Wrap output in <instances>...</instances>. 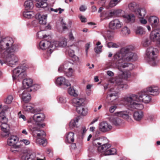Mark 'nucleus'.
<instances>
[{"label": "nucleus", "mask_w": 160, "mask_h": 160, "mask_svg": "<svg viewBox=\"0 0 160 160\" xmlns=\"http://www.w3.org/2000/svg\"><path fill=\"white\" fill-rule=\"evenodd\" d=\"M3 45L0 46V63L2 65L4 63H7L9 66L15 64L18 61L17 57L15 55L18 50L17 46L14 44L13 39L8 38L5 40Z\"/></svg>", "instance_id": "obj_1"}, {"label": "nucleus", "mask_w": 160, "mask_h": 160, "mask_svg": "<svg viewBox=\"0 0 160 160\" xmlns=\"http://www.w3.org/2000/svg\"><path fill=\"white\" fill-rule=\"evenodd\" d=\"M133 47L129 46L122 48L119 52L116 53L114 56V59L117 62V66L118 69L122 71L123 68L128 67L130 70L134 68V65L131 63L125 62L132 60L134 61L138 58L137 55L132 52Z\"/></svg>", "instance_id": "obj_2"}, {"label": "nucleus", "mask_w": 160, "mask_h": 160, "mask_svg": "<svg viewBox=\"0 0 160 160\" xmlns=\"http://www.w3.org/2000/svg\"><path fill=\"white\" fill-rule=\"evenodd\" d=\"M151 99L150 95L145 92H141L138 94H130L126 95L123 98L122 101L126 103L129 110L134 111L142 109L143 106L141 102L148 103Z\"/></svg>", "instance_id": "obj_3"}, {"label": "nucleus", "mask_w": 160, "mask_h": 160, "mask_svg": "<svg viewBox=\"0 0 160 160\" xmlns=\"http://www.w3.org/2000/svg\"><path fill=\"white\" fill-rule=\"evenodd\" d=\"M126 68H128L125 71L122 72L123 70L121 71L122 72L121 76H118L115 78H111L109 80V81L110 83L116 84V87L118 89L124 90L127 89L129 88L127 84L124 83L122 79L121 78L122 77L125 80H127L131 76V73L130 71L131 70L129 69L128 67Z\"/></svg>", "instance_id": "obj_4"}, {"label": "nucleus", "mask_w": 160, "mask_h": 160, "mask_svg": "<svg viewBox=\"0 0 160 160\" xmlns=\"http://www.w3.org/2000/svg\"><path fill=\"white\" fill-rule=\"evenodd\" d=\"M158 52L157 48L152 47L148 48L146 51V60L152 66H155L157 64V62L156 59Z\"/></svg>", "instance_id": "obj_5"}, {"label": "nucleus", "mask_w": 160, "mask_h": 160, "mask_svg": "<svg viewBox=\"0 0 160 160\" xmlns=\"http://www.w3.org/2000/svg\"><path fill=\"white\" fill-rule=\"evenodd\" d=\"M129 112L127 110L116 112L114 115L109 118L110 122L116 126L120 125L122 123V120L119 117L128 118L129 117Z\"/></svg>", "instance_id": "obj_6"}, {"label": "nucleus", "mask_w": 160, "mask_h": 160, "mask_svg": "<svg viewBox=\"0 0 160 160\" xmlns=\"http://www.w3.org/2000/svg\"><path fill=\"white\" fill-rule=\"evenodd\" d=\"M27 68L22 66L18 67L12 71V77L13 80L20 81L26 76V71Z\"/></svg>", "instance_id": "obj_7"}, {"label": "nucleus", "mask_w": 160, "mask_h": 160, "mask_svg": "<svg viewBox=\"0 0 160 160\" xmlns=\"http://www.w3.org/2000/svg\"><path fill=\"white\" fill-rule=\"evenodd\" d=\"M22 152L23 153L21 157L22 160H45V157H36L35 153L29 149L24 148L22 151Z\"/></svg>", "instance_id": "obj_8"}, {"label": "nucleus", "mask_w": 160, "mask_h": 160, "mask_svg": "<svg viewBox=\"0 0 160 160\" xmlns=\"http://www.w3.org/2000/svg\"><path fill=\"white\" fill-rule=\"evenodd\" d=\"M18 141V138L16 136L11 135L8 138L7 141V144L11 147V151L12 152L19 151L17 147V143Z\"/></svg>", "instance_id": "obj_9"}, {"label": "nucleus", "mask_w": 160, "mask_h": 160, "mask_svg": "<svg viewBox=\"0 0 160 160\" xmlns=\"http://www.w3.org/2000/svg\"><path fill=\"white\" fill-rule=\"evenodd\" d=\"M29 90L22 88L19 89L18 92L23 101L25 103L28 102L31 99V95L29 93Z\"/></svg>", "instance_id": "obj_10"}, {"label": "nucleus", "mask_w": 160, "mask_h": 160, "mask_svg": "<svg viewBox=\"0 0 160 160\" xmlns=\"http://www.w3.org/2000/svg\"><path fill=\"white\" fill-rule=\"evenodd\" d=\"M150 38L152 41L160 45V29H155L152 31L150 33Z\"/></svg>", "instance_id": "obj_11"}, {"label": "nucleus", "mask_w": 160, "mask_h": 160, "mask_svg": "<svg viewBox=\"0 0 160 160\" xmlns=\"http://www.w3.org/2000/svg\"><path fill=\"white\" fill-rule=\"evenodd\" d=\"M67 45V40L64 38L62 37L60 40V41H55L52 43V51L57 48L65 47Z\"/></svg>", "instance_id": "obj_12"}, {"label": "nucleus", "mask_w": 160, "mask_h": 160, "mask_svg": "<svg viewBox=\"0 0 160 160\" xmlns=\"http://www.w3.org/2000/svg\"><path fill=\"white\" fill-rule=\"evenodd\" d=\"M116 86V84H115V86L114 89L111 88L110 89V91L111 93L107 95V100L110 101L109 102H113L118 98V92L116 91H113L114 90H119L117 88V87Z\"/></svg>", "instance_id": "obj_13"}, {"label": "nucleus", "mask_w": 160, "mask_h": 160, "mask_svg": "<svg viewBox=\"0 0 160 160\" xmlns=\"http://www.w3.org/2000/svg\"><path fill=\"white\" fill-rule=\"evenodd\" d=\"M48 48L50 53H51L52 52V45L50 42L46 40H43L39 43L38 48L39 49L45 50Z\"/></svg>", "instance_id": "obj_14"}, {"label": "nucleus", "mask_w": 160, "mask_h": 160, "mask_svg": "<svg viewBox=\"0 0 160 160\" xmlns=\"http://www.w3.org/2000/svg\"><path fill=\"white\" fill-rule=\"evenodd\" d=\"M122 24L118 19H115L111 21L109 23V28L112 30H116L120 28Z\"/></svg>", "instance_id": "obj_15"}, {"label": "nucleus", "mask_w": 160, "mask_h": 160, "mask_svg": "<svg viewBox=\"0 0 160 160\" xmlns=\"http://www.w3.org/2000/svg\"><path fill=\"white\" fill-rule=\"evenodd\" d=\"M112 128V126L106 121L102 122L99 124V130L102 132H108L111 130Z\"/></svg>", "instance_id": "obj_16"}, {"label": "nucleus", "mask_w": 160, "mask_h": 160, "mask_svg": "<svg viewBox=\"0 0 160 160\" xmlns=\"http://www.w3.org/2000/svg\"><path fill=\"white\" fill-rule=\"evenodd\" d=\"M56 84L58 86H62L66 88L71 85L68 81L62 76L58 78L55 82Z\"/></svg>", "instance_id": "obj_17"}, {"label": "nucleus", "mask_w": 160, "mask_h": 160, "mask_svg": "<svg viewBox=\"0 0 160 160\" xmlns=\"http://www.w3.org/2000/svg\"><path fill=\"white\" fill-rule=\"evenodd\" d=\"M7 122L2 123L1 125V129L2 132V135L3 137L8 135L10 133V126Z\"/></svg>", "instance_id": "obj_18"}, {"label": "nucleus", "mask_w": 160, "mask_h": 160, "mask_svg": "<svg viewBox=\"0 0 160 160\" xmlns=\"http://www.w3.org/2000/svg\"><path fill=\"white\" fill-rule=\"evenodd\" d=\"M35 18L38 19L39 23L41 24L45 25L47 23V15H43L38 13L35 15Z\"/></svg>", "instance_id": "obj_19"}, {"label": "nucleus", "mask_w": 160, "mask_h": 160, "mask_svg": "<svg viewBox=\"0 0 160 160\" xmlns=\"http://www.w3.org/2000/svg\"><path fill=\"white\" fill-rule=\"evenodd\" d=\"M32 80L31 78H26L23 80L22 82V87L20 88L22 89H27L28 90L32 85Z\"/></svg>", "instance_id": "obj_20"}, {"label": "nucleus", "mask_w": 160, "mask_h": 160, "mask_svg": "<svg viewBox=\"0 0 160 160\" xmlns=\"http://www.w3.org/2000/svg\"><path fill=\"white\" fill-rule=\"evenodd\" d=\"M32 130L34 134H37L38 138H43L46 136V134L44 131L39 130L37 127H33L32 128Z\"/></svg>", "instance_id": "obj_21"}, {"label": "nucleus", "mask_w": 160, "mask_h": 160, "mask_svg": "<svg viewBox=\"0 0 160 160\" xmlns=\"http://www.w3.org/2000/svg\"><path fill=\"white\" fill-rule=\"evenodd\" d=\"M84 105H81L76 108L77 112L82 116H85L88 113V109Z\"/></svg>", "instance_id": "obj_22"}, {"label": "nucleus", "mask_w": 160, "mask_h": 160, "mask_svg": "<svg viewBox=\"0 0 160 160\" xmlns=\"http://www.w3.org/2000/svg\"><path fill=\"white\" fill-rule=\"evenodd\" d=\"M84 100L83 98H74L72 100V105L77 108V107L81 105H84Z\"/></svg>", "instance_id": "obj_23"}, {"label": "nucleus", "mask_w": 160, "mask_h": 160, "mask_svg": "<svg viewBox=\"0 0 160 160\" xmlns=\"http://www.w3.org/2000/svg\"><path fill=\"white\" fill-rule=\"evenodd\" d=\"M123 17L125 21L128 23L133 22L135 20V16L132 14H125L123 15Z\"/></svg>", "instance_id": "obj_24"}, {"label": "nucleus", "mask_w": 160, "mask_h": 160, "mask_svg": "<svg viewBox=\"0 0 160 160\" xmlns=\"http://www.w3.org/2000/svg\"><path fill=\"white\" fill-rule=\"evenodd\" d=\"M147 91L148 92L151 93V94L153 96L158 95L160 92L158 88L153 86L148 87L147 89Z\"/></svg>", "instance_id": "obj_25"}, {"label": "nucleus", "mask_w": 160, "mask_h": 160, "mask_svg": "<svg viewBox=\"0 0 160 160\" xmlns=\"http://www.w3.org/2000/svg\"><path fill=\"white\" fill-rule=\"evenodd\" d=\"M111 147V145L109 143H106L103 145L98 146V150L100 152H102L104 155H105V152Z\"/></svg>", "instance_id": "obj_26"}, {"label": "nucleus", "mask_w": 160, "mask_h": 160, "mask_svg": "<svg viewBox=\"0 0 160 160\" xmlns=\"http://www.w3.org/2000/svg\"><path fill=\"white\" fill-rule=\"evenodd\" d=\"M159 19L158 17L152 16L148 19V21L151 24L153 28H155L158 23Z\"/></svg>", "instance_id": "obj_27"}, {"label": "nucleus", "mask_w": 160, "mask_h": 160, "mask_svg": "<svg viewBox=\"0 0 160 160\" xmlns=\"http://www.w3.org/2000/svg\"><path fill=\"white\" fill-rule=\"evenodd\" d=\"M30 143V141L27 139L21 140L18 143V149L19 150V151H20L22 148L25 146L29 145Z\"/></svg>", "instance_id": "obj_28"}, {"label": "nucleus", "mask_w": 160, "mask_h": 160, "mask_svg": "<svg viewBox=\"0 0 160 160\" xmlns=\"http://www.w3.org/2000/svg\"><path fill=\"white\" fill-rule=\"evenodd\" d=\"M23 108L25 111L31 112L34 113L35 112V110L34 108V106L33 105L29 104H24L23 106Z\"/></svg>", "instance_id": "obj_29"}, {"label": "nucleus", "mask_w": 160, "mask_h": 160, "mask_svg": "<svg viewBox=\"0 0 160 160\" xmlns=\"http://www.w3.org/2000/svg\"><path fill=\"white\" fill-rule=\"evenodd\" d=\"M45 116L43 113H37L35 114L33 117V120L36 122H40L44 119Z\"/></svg>", "instance_id": "obj_30"}, {"label": "nucleus", "mask_w": 160, "mask_h": 160, "mask_svg": "<svg viewBox=\"0 0 160 160\" xmlns=\"http://www.w3.org/2000/svg\"><path fill=\"white\" fill-rule=\"evenodd\" d=\"M36 2V6L37 7H41L44 8L47 6V4L46 3L47 0H33Z\"/></svg>", "instance_id": "obj_31"}, {"label": "nucleus", "mask_w": 160, "mask_h": 160, "mask_svg": "<svg viewBox=\"0 0 160 160\" xmlns=\"http://www.w3.org/2000/svg\"><path fill=\"white\" fill-rule=\"evenodd\" d=\"M135 12L139 18H143L146 14V11L144 8H140Z\"/></svg>", "instance_id": "obj_32"}, {"label": "nucleus", "mask_w": 160, "mask_h": 160, "mask_svg": "<svg viewBox=\"0 0 160 160\" xmlns=\"http://www.w3.org/2000/svg\"><path fill=\"white\" fill-rule=\"evenodd\" d=\"M143 116V113L141 111H136L133 114V118L134 119L137 121L140 120Z\"/></svg>", "instance_id": "obj_33"}, {"label": "nucleus", "mask_w": 160, "mask_h": 160, "mask_svg": "<svg viewBox=\"0 0 160 160\" xmlns=\"http://www.w3.org/2000/svg\"><path fill=\"white\" fill-rule=\"evenodd\" d=\"M24 6L26 10H27L32 9L34 6L32 1L31 0H28L24 2Z\"/></svg>", "instance_id": "obj_34"}, {"label": "nucleus", "mask_w": 160, "mask_h": 160, "mask_svg": "<svg viewBox=\"0 0 160 160\" xmlns=\"http://www.w3.org/2000/svg\"><path fill=\"white\" fill-rule=\"evenodd\" d=\"M80 118L77 117L74 119H72L70 122L69 124L70 128L71 129H73L74 128L77 127V124L78 123Z\"/></svg>", "instance_id": "obj_35"}, {"label": "nucleus", "mask_w": 160, "mask_h": 160, "mask_svg": "<svg viewBox=\"0 0 160 160\" xmlns=\"http://www.w3.org/2000/svg\"><path fill=\"white\" fill-rule=\"evenodd\" d=\"M121 1V0H111L108 5L107 6L106 8L108 9L113 7L120 2Z\"/></svg>", "instance_id": "obj_36"}, {"label": "nucleus", "mask_w": 160, "mask_h": 160, "mask_svg": "<svg viewBox=\"0 0 160 160\" xmlns=\"http://www.w3.org/2000/svg\"><path fill=\"white\" fill-rule=\"evenodd\" d=\"M36 142L37 144L45 146L47 144L46 140L43 138H38L36 140Z\"/></svg>", "instance_id": "obj_37"}, {"label": "nucleus", "mask_w": 160, "mask_h": 160, "mask_svg": "<svg viewBox=\"0 0 160 160\" xmlns=\"http://www.w3.org/2000/svg\"><path fill=\"white\" fill-rule=\"evenodd\" d=\"M138 6L136 3L134 2H131L128 5V8L132 12H135Z\"/></svg>", "instance_id": "obj_38"}, {"label": "nucleus", "mask_w": 160, "mask_h": 160, "mask_svg": "<svg viewBox=\"0 0 160 160\" xmlns=\"http://www.w3.org/2000/svg\"><path fill=\"white\" fill-rule=\"evenodd\" d=\"M74 133L72 132L68 133L66 137V140L69 143H71L74 142Z\"/></svg>", "instance_id": "obj_39"}, {"label": "nucleus", "mask_w": 160, "mask_h": 160, "mask_svg": "<svg viewBox=\"0 0 160 160\" xmlns=\"http://www.w3.org/2000/svg\"><path fill=\"white\" fill-rule=\"evenodd\" d=\"M71 63L69 62H66L62 66H60L58 68V72H60L62 71L64 72L66 70L68 69V68H70L69 67Z\"/></svg>", "instance_id": "obj_40"}, {"label": "nucleus", "mask_w": 160, "mask_h": 160, "mask_svg": "<svg viewBox=\"0 0 160 160\" xmlns=\"http://www.w3.org/2000/svg\"><path fill=\"white\" fill-rule=\"evenodd\" d=\"M35 15L33 11H25L23 12V16L28 18H32L35 16Z\"/></svg>", "instance_id": "obj_41"}, {"label": "nucleus", "mask_w": 160, "mask_h": 160, "mask_svg": "<svg viewBox=\"0 0 160 160\" xmlns=\"http://www.w3.org/2000/svg\"><path fill=\"white\" fill-rule=\"evenodd\" d=\"M108 140L107 138L104 137L99 138L98 141L97 142V144L99 146L103 145L106 143H107Z\"/></svg>", "instance_id": "obj_42"}, {"label": "nucleus", "mask_w": 160, "mask_h": 160, "mask_svg": "<svg viewBox=\"0 0 160 160\" xmlns=\"http://www.w3.org/2000/svg\"><path fill=\"white\" fill-rule=\"evenodd\" d=\"M100 17L101 21H102L104 19H108L110 18L109 16V12L104 11L101 14Z\"/></svg>", "instance_id": "obj_43"}, {"label": "nucleus", "mask_w": 160, "mask_h": 160, "mask_svg": "<svg viewBox=\"0 0 160 160\" xmlns=\"http://www.w3.org/2000/svg\"><path fill=\"white\" fill-rule=\"evenodd\" d=\"M122 11L121 10H113L110 12H109V16L110 18L112 17L114 15L119 16Z\"/></svg>", "instance_id": "obj_44"}, {"label": "nucleus", "mask_w": 160, "mask_h": 160, "mask_svg": "<svg viewBox=\"0 0 160 160\" xmlns=\"http://www.w3.org/2000/svg\"><path fill=\"white\" fill-rule=\"evenodd\" d=\"M121 33L123 35H128L130 33V30L127 27L125 26L122 28Z\"/></svg>", "instance_id": "obj_45"}, {"label": "nucleus", "mask_w": 160, "mask_h": 160, "mask_svg": "<svg viewBox=\"0 0 160 160\" xmlns=\"http://www.w3.org/2000/svg\"><path fill=\"white\" fill-rule=\"evenodd\" d=\"M8 122V119L6 118L4 112H0V122L2 123Z\"/></svg>", "instance_id": "obj_46"}, {"label": "nucleus", "mask_w": 160, "mask_h": 160, "mask_svg": "<svg viewBox=\"0 0 160 160\" xmlns=\"http://www.w3.org/2000/svg\"><path fill=\"white\" fill-rule=\"evenodd\" d=\"M116 150L115 148H112L108 149L107 151L105 152V156L114 155L116 153Z\"/></svg>", "instance_id": "obj_47"}, {"label": "nucleus", "mask_w": 160, "mask_h": 160, "mask_svg": "<svg viewBox=\"0 0 160 160\" xmlns=\"http://www.w3.org/2000/svg\"><path fill=\"white\" fill-rule=\"evenodd\" d=\"M136 33L138 35H141L145 34V31L142 28L139 27L137 28L136 30Z\"/></svg>", "instance_id": "obj_48"}, {"label": "nucleus", "mask_w": 160, "mask_h": 160, "mask_svg": "<svg viewBox=\"0 0 160 160\" xmlns=\"http://www.w3.org/2000/svg\"><path fill=\"white\" fill-rule=\"evenodd\" d=\"M73 72L74 70L72 68H68V69L66 70V71L64 72L67 76L70 77L72 75Z\"/></svg>", "instance_id": "obj_49"}, {"label": "nucleus", "mask_w": 160, "mask_h": 160, "mask_svg": "<svg viewBox=\"0 0 160 160\" xmlns=\"http://www.w3.org/2000/svg\"><path fill=\"white\" fill-rule=\"evenodd\" d=\"M107 46L108 48H118L119 47V44L110 42L107 44Z\"/></svg>", "instance_id": "obj_50"}, {"label": "nucleus", "mask_w": 160, "mask_h": 160, "mask_svg": "<svg viewBox=\"0 0 160 160\" xmlns=\"http://www.w3.org/2000/svg\"><path fill=\"white\" fill-rule=\"evenodd\" d=\"M40 86L38 84H35L33 85H32L30 88L28 89V90H29L30 92L32 91L35 92L38 89L40 88Z\"/></svg>", "instance_id": "obj_51"}, {"label": "nucleus", "mask_w": 160, "mask_h": 160, "mask_svg": "<svg viewBox=\"0 0 160 160\" xmlns=\"http://www.w3.org/2000/svg\"><path fill=\"white\" fill-rule=\"evenodd\" d=\"M68 92L70 95L75 97L77 96L78 95L75 90L71 87H70L68 89Z\"/></svg>", "instance_id": "obj_52"}, {"label": "nucleus", "mask_w": 160, "mask_h": 160, "mask_svg": "<svg viewBox=\"0 0 160 160\" xmlns=\"http://www.w3.org/2000/svg\"><path fill=\"white\" fill-rule=\"evenodd\" d=\"M58 102L61 103H65L67 101L66 98L64 96H58L57 98Z\"/></svg>", "instance_id": "obj_53"}, {"label": "nucleus", "mask_w": 160, "mask_h": 160, "mask_svg": "<svg viewBox=\"0 0 160 160\" xmlns=\"http://www.w3.org/2000/svg\"><path fill=\"white\" fill-rule=\"evenodd\" d=\"M13 99V97L11 95L8 96L6 99L5 100V102L8 104H10L11 103Z\"/></svg>", "instance_id": "obj_54"}, {"label": "nucleus", "mask_w": 160, "mask_h": 160, "mask_svg": "<svg viewBox=\"0 0 160 160\" xmlns=\"http://www.w3.org/2000/svg\"><path fill=\"white\" fill-rule=\"evenodd\" d=\"M42 31H40L38 32L37 33V36L38 38H45L47 37L46 35H43Z\"/></svg>", "instance_id": "obj_55"}, {"label": "nucleus", "mask_w": 160, "mask_h": 160, "mask_svg": "<svg viewBox=\"0 0 160 160\" xmlns=\"http://www.w3.org/2000/svg\"><path fill=\"white\" fill-rule=\"evenodd\" d=\"M102 46H97L94 49L95 51L97 53H99L102 52Z\"/></svg>", "instance_id": "obj_56"}, {"label": "nucleus", "mask_w": 160, "mask_h": 160, "mask_svg": "<svg viewBox=\"0 0 160 160\" xmlns=\"http://www.w3.org/2000/svg\"><path fill=\"white\" fill-rule=\"evenodd\" d=\"M150 44V42L149 40H145L142 43V45L145 47H148Z\"/></svg>", "instance_id": "obj_57"}, {"label": "nucleus", "mask_w": 160, "mask_h": 160, "mask_svg": "<svg viewBox=\"0 0 160 160\" xmlns=\"http://www.w3.org/2000/svg\"><path fill=\"white\" fill-rule=\"evenodd\" d=\"M68 55L71 57H73L75 56L74 51L73 50L69 49L68 51Z\"/></svg>", "instance_id": "obj_58"}, {"label": "nucleus", "mask_w": 160, "mask_h": 160, "mask_svg": "<svg viewBox=\"0 0 160 160\" xmlns=\"http://www.w3.org/2000/svg\"><path fill=\"white\" fill-rule=\"evenodd\" d=\"M117 108V106L116 105L111 106L109 108V111L111 113H113Z\"/></svg>", "instance_id": "obj_59"}, {"label": "nucleus", "mask_w": 160, "mask_h": 160, "mask_svg": "<svg viewBox=\"0 0 160 160\" xmlns=\"http://www.w3.org/2000/svg\"><path fill=\"white\" fill-rule=\"evenodd\" d=\"M90 47V44L89 43H87L85 46V52L86 55L87 56L88 53V50Z\"/></svg>", "instance_id": "obj_60"}, {"label": "nucleus", "mask_w": 160, "mask_h": 160, "mask_svg": "<svg viewBox=\"0 0 160 160\" xmlns=\"http://www.w3.org/2000/svg\"><path fill=\"white\" fill-rule=\"evenodd\" d=\"M87 7L83 5L81 6L79 8V10L81 12H84L87 9Z\"/></svg>", "instance_id": "obj_61"}, {"label": "nucleus", "mask_w": 160, "mask_h": 160, "mask_svg": "<svg viewBox=\"0 0 160 160\" xmlns=\"http://www.w3.org/2000/svg\"><path fill=\"white\" fill-rule=\"evenodd\" d=\"M18 116L19 118H22L24 120H25L26 118L25 116L24 115L21 114V112L18 113Z\"/></svg>", "instance_id": "obj_62"}, {"label": "nucleus", "mask_w": 160, "mask_h": 160, "mask_svg": "<svg viewBox=\"0 0 160 160\" xmlns=\"http://www.w3.org/2000/svg\"><path fill=\"white\" fill-rule=\"evenodd\" d=\"M140 18V21L141 23L143 24H145L147 23V21L145 20V19H144L143 18Z\"/></svg>", "instance_id": "obj_63"}, {"label": "nucleus", "mask_w": 160, "mask_h": 160, "mask_svg": "<svg viewBox=\"0 0 160 160\" xmlns=\"http://www.w3.org/2000/svg\"><path fill=\"white\" fill-rule=\"evenodd\" d=\"M107 74L109 76L112 77L114 76V73L111 71H108L107 72Z\"/></svg>", "instance_id": "obj_64"}]
</instances>
